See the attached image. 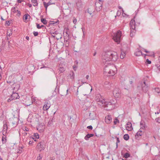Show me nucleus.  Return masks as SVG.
Wrapping results in <instances>:
<instances>
[{
  "label": "nucleus",
  "mask_w": 160,
  "mask_h": 160,
  "mask_svg": "<svg viewBox=\"0 0 160 160\" xmlns=\"http://www.w3.org/2000/svg\"><path fill=\"white\" fill-rule=\"evenodd\" d=\"M117 138V142H116V146L117 148L118 147V143L120 142V140L119 138L117 137H116Z\"/></svg>",
  "instance_id": "79ce46f5"
},
{
  "label": "nucleus",
  "mask_w": 160,
  "mask_h": 160,
  "mask_svg": "<svg viewBox=\"0 0 160 160\" xmlns=\"http://www.w3.org/2000/svg\"><path fill=\"white\" fill-rule=\"evenodd\" d=\"M8 129V126L7 124V122H6L5 123H4L3 125V129L5 130H7Z\"/></svg>",
  "instance_id": "7c9ffc66"
},
{
  "label": "nucleus",
  "mask_w": 160,
  "mask_h": 160,
  "mask_svg": "<svg viewBox=\"0 0 160 160\" xmlns=\"http://www.w3.org/2000/svg\"><path fill=\"white\" fill-rule=\"evenodd\" d=\"M28 17H29V18H30L31 17L30 15L28 14H25L23 16V19L24 20H26L28 19Z\"/></svg>",
  "instance_id": "4be33fe9"
},
{
  "label": "nucleus",
  "mask_w": 160,
  "mask_h": 160,
  "mask_svg": "<svg viewBox=\"0 0 160 160\" xmlns=\"http://www.w3.org/2000/svg\"><path fill=\"white\" fill-rule=\"evenodd\" d=\"M130 154H129L128 153H126L124 154V157L125 158H127L128 157H130Z\"/></svg>",
  "instance_id": "f704fd0d"
},
{
  "label": "nucleus",
  "mask_w": 160,
  "mask_h": 160,
  "mask_svg": "<svg viewBox=\"0 0 160 160\" xmlns=\"http://www.w3.org/2000/svg\"><path fill=\"white\" fill-rule=\"evenodd\" d=\"M26 38L28 40H29V37L28 36H26Z\"/></svg>",
  "instance_id": "338daca9"
},
{
  "label": "nucleus",
  "mask_w": 160,
  "mask_h": 160,
  "mask_svg": "<svg viewBox=\"0 0 160 160\" xmlns=\"http://www.w3.org/2000/svg\"><path fill=\"white\" fill-rule=\"evenodd\" d=\"M121 36V31L119 30L116 33H114L113 39L115 42L118 44L120 42Z\"/></svg>",
  "instance_id": "7ed1b4c3"
},
{
  "label": "nucleus",
  "mask_w": 160,
  "mask_h": 160,
  "mask_svg": "<svg viewBox=\"0 0 160 160\" xmlns=\"http://www.w3.org/2000/svg\"><path fill=\"white\" fill-rule=\"evenodd\" d=\"M18 10V8L17 7H13L11 9V11L13 12H16Z\"/></svg>",
  "instance_id": "393cba45"
},
{
  "label": "nucleus",
  "mask_w": 160,
  "mask_h": 160,
  "mask_svg": "<svg viewBox=\"0 0 160 160\" xmlns=\"http://www.w3.org/2000/svg\"><path fill=\"white\" fill-rule=\"evenodd\" d=\"M76 4L77 7V9L78 10H79L80 9L82 8V4L81 1L78 2L76 3Z\"/></svg>",
  "instance_id": "2eb2a0df"
},
{
  "label": "nucleus",
  "mask_w": 160,
  "mask_h": 160,
  "mask_svg": "<svg viewBox=\"0 0 160 160\" xmlns=\"http://www.w3.org/2000/svg\"><path fill=\"white\" fill-rule=\"evenodd\" d=\"M41 21L44 24H46L47 23V22L46 19L43 18L41 19Z\"/></svg>",
  "instance_id": "c756f323"
},
{
  "label": "nucleus",
  "mask_w": 160,
  "mask_h": 160,
  "mask_svg": "<svg viewBox=\"0 0 160 160\" xmlns=\"http://www.w3.org/2000/svg\"><path fill=\"white\" fill-rule=\"evenodd\" d=\"M12 100V98H8V102H10Z\"/></svg>",
  "instance_id": "e2e57ef3"
},
{
  "label": "nucleus",
  "mask_w": 160,
  "mask_h": 160,
  "mask_svg": "<svg viewBox=\"0 0 160 160\" xmlns=\"http://www.w3.org/2000/svg\"><path fill=\"white\" fill-rule=\"evenodd\" d=\"M89 75H87L86 77V78L87 79H88L89 78Z\"/></svg>",
  "instance_id": "69168bd1"
},
{
  "label": "nucleus",
  "mask_w": 160,
  "mask_h": 160,
  "mask_svg": "<svg viewBox=\"0 0 160 160\" xmlns=\"http://www.w3.org/2000/svg\"><path fill=\"white\" fill-rule=\"evenodd\" d=\"M153 89L156 92H157L158 93H160V89L159 88H155Z\"/></svg>",
  "instance_id": "72a5a7b5"
},
{
  "label": "nucleus",
  "mask_w": 160,
  "mask_h": 160,
  "mask_svg": "<svg viewBox=\"0 0 160 160\" xmlns=\"http://www.w3.org/2000/svg\"><path fill=\"white\" fill-rule=\"evenodd\" d=\"M74 73L73 72H72L70 73L68 77V78H70L72 79H73L74 78Z\"/></svg>",
  "instance_id": "6ab92c4d"
},
{
  "label": "nucleus",
  "mask_w": 160,
  "mask_h": 160,
  "mask_svg": "<svg viewBox=\"0 0 160 160\" xmlns=\"http://www.w3.org/2000/svg\"><path fill=\"white\" fill-rule=\"evenodd\" d=\"M23 131H24L25 132V131H28L29 130V129L26 127H25V128L23 129Z\"/></svg>",
  "instance_id": "37998d69"
},
{
  "label": "nucleus",
  "mask_w": 160,
  "mask_h": 160,
  "mask_svg": "<svg viewBox=\"0 0 160 160\" xmlns=\"http://www.w3.org/2000/svg\"><path fill=\"white\" fill-rule=\"evenodd\" d=\"M116 102L115 100H110L109 102H107L105 100V102H103V104L102 105L107 108H106L107 110L109 111L114 108Z\"/></svg>",
  "instance_id": "f03ea898"
},
{
  "label": "nucleus",
  "mask_w": 160,
  "mask_h": 160,
  "mask_svg": "<svg viewBox=\"0 0 160 160\" xmlns=\"http://www.w3.org/2000/svg\"><path fill=\"white\" fill-rule=\"evenodd\" d=\"M22 133L23 136H24V137H25L27 135V133L26 132L24 131H23L22 132Z\"/></svg>",
  "instance_id": "a19ab883"
},
{
  "label": "nucleus",
  "mask_w": 160,
  "mask_h": 160,
  "mask_svg": "<svg viewBox=\"0 0 160 160\" xmlns=\"http://www.w3.org/2000/svg\"><path fill=\"white\" fill-rule=\"evenodd\" d=\"M129 24L131 29H132L133 32H134V33H135V20L133 19L131 20Z\"/></svg>",
  "instance_id": "1a4fd4ad"
},
{
  "label": "nucleus",
  "mask_w": 160,
  "mask_h": 160,
  "mask_svg": "<svg viewBox=\"0 0 160 160\" xmlns=\"http://www.w3.org/2000/svg\"><path fill=\"white\" fill-rule=\"evenodd\" d=\"M23 0H17V2L18 3H21Z\"/></svg>",
  "instance_id": "bf43d9fd"
},
{
  "label": "nucleus",
  "mask_w": 160,
  "mask_h": 160,
  "mask_svg": "<svg viewBox=\"0 0 160 160\" xmlns=\"http://www.w3.org/2000/svg\"><path fill=\"white\" fill-rule=\"evenodd\" d=\"M126 54L124 52H122L120 55V57L121 59H123L125 56Z\"/></svg>",
  "instance_id": "b1692460"
},
{
  "label": "nucleus",
  "mask_w": 160,
  "mask_h": 160,
  "mask_svg": "<svg viewBox=\"0 0 160 160\" xmlns=\"http://www.w3.org/2000/svg\"><path fill=\"white\" fill-rule=\"evenodd\" d=\"M33 34H34V36H37L38 35V32H33Z\"/></svg>",
  "instance_id": "de8ad7c7"
},
{
  "label": "nucleus",
  "mask_w": 160,
  "mask_h": 160,
  "mask_svg": "<svg viewBox=\"0 0 160 160\" xmlns=\"http://www.w3.org/2000/svg\"><path fill=\"white\" fill-rule=\"evenodd\" d=\"M118 59L116 52L108 51L103 53L102 55V61L105 65L104 73L107 75L112 76L116 73L115 66L111 64V62H115Z\"/></svg>",
  "instance_id": "f257e3e1"
},
{
  "label": "nucleus",
  "mask_w": 160,
  "mask_h": 160,
  "mask_svg": "<svg viewBox=\"0 0 160 160\" xmlns=\"http://www.w3.org/2000/svg\"><path fill=\"white\" fill-rule=\"evenodd\" d=\"M55 2H53L52 0H49V1L48 2L46 3L45 2H43V4L46 9V10H47L48 7L52 4H55Z\"/></svg>",
  "instance_id": "9d476101"
},
{
  "label": "nucleus",
  "mask_w": 160,
  "mask_h": 160,
  "mask_svg": "<svg viewBox=\"0 0 160 160\" xmlns=\"http://www.w3.org/2000/svg\"><path fill=\"white\" fill-rule=\"evenodd\" d=\"M13 89L15 92L17 91L20 87V85L18 83H14L12 85Z\"/></svg>",
  "instance_id": "4468645a"
},
{
  "label": "nucleus",
  "mask_w": 160,
  "mask_h": 160,
  "mask_svg": "<svg viewBox=\"0 0 160 160\" xmlns=\"http://www.w3.org/2000/svg\"><path fill=\"white\" fill-rule=\"evenodd\" d=\"M142 87V90L145 93H146L149 89L148 84L145 81L139 82V86H138V87Z\"/></svg>",
  "instance_id": "20e7f679"
},
{
  "label": "nucleus",
  "mask_w": 160,
  "mask_h": 160,
  "mask_svg": "<svg viewBox=\"0 0 160 160\" xmlns=\"http://www.w3.org/2000/svg\"><path fill=\"white\" fill-rule=\"evenodd\" d=\"M93 136H94L93 134H88L85 137L84 139L86 140H88L89 138Z\"/></svg>",
  "instance_id": "aec40b11"
},
{
  "label": "nucleus",
  "mask_w": 160,
  "mask_h": 160,
  "mask_svg": "<svg viewBox=\"0 0 160 160\" xmlns=\"http://www.w3.org/2000/svg\"><path fill=\"white\" fill-rule=\"evenodd\" d=\"M31 2L33 6L36 7L38 6V3L37 0H31Z\"/></svg>",
  "instance_id": "412c9836"
},
{
  "label": "nucleus",
  "mask_w": 160,
  "mask_h": 160,
  "mask_svg": "<svg viewBox=\"0 0 160 160\" xmlns=\"http://www.w3.org/2000/svg\"><path fill=\"white\" fill-rule=\"evenodd\" d=\"M2 143L3 144L7 142V139L6 137H3L2 139Z\"/></svg>",
  "instance_id": "c85d7f7f"
},
{
  "label": "nucleus",
  "mask_w": 160,
  "mask_h": 160,
  "mask_svg": "<svg viewBox=\"0 0 160 160\" xmlns=\"http://www.w3.org/2000/svg\"><path fill=\"white\" fill-rule=\"evenodd\" d=\"M95 99L98 102V104L100 105L103 104V102H105V100L103 99V98L100 94H98L96 95Z\"/></svg>",
  "instance_id": "423d86ee"
},
{
  "label": "nucleus",
  "mask_w": 160,
  "mask_h": 160,
  "mask_svg": "<svg viewBox=\"0 0 160 160\" xmlns=\"http://www.w3.org/2000/svg\"><path fill=\"white\" fill-rule=\"evenodd\" d=\"M28 6L29 8H31L32 7V5L31 4L28 3Z\"/></svg>",
  "instance_id": "680f3d73"
},
{
  "label": "nucleus",
  "mask_w": 160,
  "mask_h": 160,
  "mask_svg": "<svg viewBox=\"0 0 160 160\" xmlns=\"http://www.w3.org/2000/svg\"><path fill=\"white\" fill-rule=\"evenodd\" d=\"M58 33L57 32V31H55L54 32H52V34H53L54 35L55 34H57Z\"/></svg>",
  "instance_id": "13d9d810"
},
{
  "label": "nucleus",
  "mask_w": 160,
  "mask_h": 160,
  "mask_svg": "<svg viewBox=\"0 0 160 160\" xmlns=\"http://www.w3.org/2000/svg\"><path fill=\"white\" fill-rule=\"evenodd\" d=\"M112 121V118L110 115H108L105 117V121L107 123H110Z\"/></svg>",
  "instance_id": "ddd939ff"
},
{
  "label": "nucleus",
  "mask_w": 160,
  "mask_h": 160,
  "mask_svg": "<svg viewBox=\"0 0 160 160\" xmlns=\"http://www.w3.org/2000/svg\"><path fill=\"white\" fill-rule=\"evenodd\" d=\"M58 69L60 72V73H62L65 71V69L63 67H60L59 69Z\"/></svg>",
  "instance_id": "bb28decb"
},
{
  "label": "nucleus",
  "mask_w": 160,
  "mask_h": 160,
  "mask_svg": "<svg viewBox=\"0 0 160 160\" xmlns=\"http://www.w3.org/2000/svg\"><path fill=\"white\" fill-rule=\"evenodd\" d=\"M68 28H65L64 29L63 33H65L67 35H68V36L69 35L68 33Z\"/></svg>",
  "instance_id": "e433bc0d"
},
{
  "label": "nucleus",
  "mask_w": 160,
  "mask_h": 160,
  "mask_svg": "<svg viewBox=\"0 0 160 160\" xmlns=\"http://www.w3.org/2000/svg\"><path fill=\"white\" fill-rule=\"evenodd\" d=\"M52 22L51 23V24L53 25H56V24H58L59 22L58 20H57L56 22L52 21Z\"/></svg>",
  "instance_id": "4c0bfd02"
},
{
  "label": "nucleus",
  "mask_w": 160,
  "mask_h": 160,
  "mask_svg": "<svg viewBox=\"0 0 160 160\" xmlns=\"http://www.w3.org/2000/svg\"><path fill=\"white\" fill-rule=\"evenodd\" d=\"M135 34V33H134V32H133L132 29H131V33H130V34L131 37H133L134 36Z\"/></svg>",
  "instance_id": "58836bf2"
},
{
  "label": "nucleus",
  "mask_w": 160,
  "mask_h": 160,
  "mask_svg": "<svg viewBox=\"0 0 160 160\" xmlns=\"http://www.w3.org/2000/svg\"><path fill=\"white\" fill-rule=\"evenodd\" d=\"M33 141H30L29 142V144H32Z\"/></svg>",
  "instance_id": "774afa93"
},
{
  "label": "nucleus",
  "mask_w": 160,
  "mask_h": 160,
  "mask_svg": "<svg viewBox=\"0 0 160 160\" xmlns=\"http://www.w3.org/2000/svg\"><path fill=\"white\" fill-rule=\"evenodd\" d=\"M146 62H148V64H150L151 63V62L150 61H149L148 59H147L146 60Z\"/></svg>",
  "instance_id": "6e6d98bb"
},
{
  "label": "nucleus",
  "mask_w": 160,
  "mask_h": 160,
  "mask_svg": "<svg viewBox=\"0 0 160 160\" xmlns=\"http://www.w3.org/2000/svg\"><path fill=\"white\" fill-rule=\"evenodd\" d=\"M20 97L18 94L16 92L13 91L12 94L11 96V98L12 100H15L17 99H19Z\"/></svg>",
  "instance_id": "f8f14e48"
},
{
  "label": "nucleus",
  "mask_w": 160,
  "mask_h": 160,
  "mask_svg": "<svg viewBox=\"0 0 160 160\" xmlns=\"http://www.w3.org/2000/svg\"><path fill=\"white\" fill-rule=\"evenodd\" d=\"M113 95L116 98H118L120 96L121 91L120 89L118 88H115L113 91Z\"/></svg>",
  "instance_id": "6e6552de"
},
{
  "label": "nucleus",
  "mask_w": 160,
  "mask_h": 160,
  "mask_svg": "<svg viewBox=\"0 0 160 160\" xmlns=\"http://www.w3.org/2000/svg\"><path fill=\"white\" fill-rule=\"evenodd\" d=\"M51 104L50 102L48 101L45 102V105L43 107V109L44 111L47 110L50 107Z\"/></svg>",
  "instance_id": "9b49d317"
},
{
  "label": "nucleus",
  "mask_w": 160,
  "mask_h": 160,
  "mask_svg": "<svg viewBox=\"0 0 160 160\" xmlns=\"http://www.w3.org/2000/svg\"><path fill=\"white\" fill-rule=\"evenodd\" d=\"M119 122V120L117 119H116L114 121V124L115 125L117 124L118 122Z\"/></svg>",
  "instance_id": "49530a36"
},
{
  "label": "nucleus",
  "mask_w": 160,
  "mask_h": 160,
  "mask_svg": "<svg viewBox=\"0 0 160 160\" xmlns=\"http://www.w3.org/2000/svg\"><path fill=\"white\" fill-rule=\"evenodd\" d=\"M37 146L40 152L44 150L46 147L45 142L43 140L41 141L38 144Z\"/></svg>",
  "instance_id": "0eeeda50"
},
{
  "label": "nucleus",
  "mask_w": 160,
  "mask_h": 160,
  "mask_svg": "<svg viewBox=\"0 0 160 160\" xmlns=\"http://www.w3.org/2000/svg\"><path fill=\"white\" fill-rule=\"evenodd\" d=\"M155 120L157 122L160 123V117L156 118Z\"/></svg>",
  "instance_id": "c03bdc74"
},
{
  "label": "nucleus",
  "mask_w": 160,
  "mask_h": 160,
  "mask_svg": "<svg viewBox=\"0 0 160 160\" xmlns=\"http://www.w3.org/2000/svg\"><path fill=\"white\" fill-rule=\"evenodd\" d=\"M123 138L126 140H127L129 139V136L128 134H125L123 136Z\"/></svg>",
  "instance_id": "cd10ccee"
},
{
  "label": "nucleus",
  "mask_w": 160,
  "mask_h": 160,
  "mask_svg": "<svg viewBox=\"0 0 160 160\" xmlns=\"http://www.w3.org/2000/svg\"><path fill=\"white\" fill-rule=\"evenodd\" d=\"M6 24H7L8 26H9L10 25V23L9 21H7L6 22Z\"/></svg>",
  "instance_id": "09e8293b"
},
{
  "label": "nucleus",
  "mask_w": 160,
  "mask_h": 160,
  "mask_svg": "<svg viewBox=\"0 0 160 160\" xmlns=\"http://www.w3.org/2000/svg\"><path fill=\"white\" fill-rule=\"evenodd\" d=\"M126 129L128 131H131L132 129L131 122H128L127 124Z\"/></svg>",
  "instance_id": "dca6fc26"
},
{
  "label": "nucleus",
  "mask_w": 160,
  "mask_h": 160,
  "mask_svg": "<svg viewBox=\"0 0 160 160\" xmlns=\"http://www.w3.org/2000/svg\"><path fill=\"white\" fill-rule=\"evenodd\" d=\"M42 157L40 156V154L39 157H38L37 160H41Z\"/></svg>",
  "instance_id": "5fc2aeb1"
},
{
  "label": "nucleus",
  "mask_w": 160,
  "mask_h": 160,
  "mask_svg": "<svg viewBox=\"0 0 160 160\" xmlns=\"http://www.w3.org/2000/svg\"><path fill=\"white\" fill-rule=\"evenodd\" d=\"M143 133L142 131L141 130H139L138 132L136 135H135V138L136 139H138V138L139 136H141L142 134Z\"/></svg>",
  "instance_id": "a211bd4d"
},
{
  "label": "nucleus",
  "mask_w": 160,
  "mask_h": 160,
  "mask_svg": "<svg viewBox=\"0 0 160 160\" xmlns=\"http://www.w3.org/2000/svg\"><path fill=\"white\" fill-rule=\"evenodd\" d=\"M37 27L38 29H40L42 28V27H43L44 26L43 25H42L41 26H40L39 24L38 23L36 24Z\"/></svg>",
  "instance_id": "c9c22d12"
},
{
  "label": "nucleus",
  "mask_w": 160,
  "mask_h": 160,
  "mask_svg": "<svg viewBox=\"0 0 160 160\" xmlns=\"http://www.w3.org/2000/svg\"><path fill=\"white\" fill-rule=\"evenodd\" d=\"M82 31L83 33V35H84V33H85V28L84 27H82Z\"/></svg>",
  "instance_id": "603ef678"
},
{
  "label": "nucleus",
  "mask_w": 160,
  "mask_h": 160,
  "mask_svg": "<svg viewBox=\"0 0 160 160\" xmlns=\"http://www.w3.org/2000/svg\"><path fill=\"white\" fill-rule=\"evenodd\" d=\"M73 22L75 24L77 22V19L74 17L73 19Z\"/></svg>",
  "instance_id": "8fccbe9b"
},
{
  "label": "nucleus",
  "mask_w": 160,
  "mask_h": 160,
  "mask_svg": "<svg viewBox=\"0 0 160 160\" xmlns=\"http://www.w3.org/2000/svg\"><path fill=\"white\" fill-rule=\"evenodd\" d=\"M41 126L39 125L37 127V129L38 130L39 129L40 130H41V131H42L43 129L44 128L45 126L44 125H42V128H41Z\"/></svg>",
  "instance_id": "a878e982"
},
{
  "label": "nucleus",
  "mask_w": 160,
  "mask_h": 160,
  "mask_svg": "<svg viewBox=\"0 0 160 160\" xmlns=\"http://www.w3.org/2000/svg\"><path fill=\"white\" fill-rule=\"evenodd\" d=\"M140 125L141 126V128H142L143 127L144 128H145V123L143 121H141V122Z\"/></svg>",
  "instance_id": "2f4dec72"
},
{
  "label": "nucleus",
  "mask_w": 160,
  "mask_h": 160,
  "mask_svg": "<svg viewBox=\"0 0 160 160\" xmlns=\"http://www.w3.org/2000/svg\"><path fill=\"white\" fill-rule=\"evenodd\" d=\"M148 53L147 54H143V55H144V56L145 58V57L146 56H153L154 55V53L153 52H148Z\"/></svg>",
  "instance_id": "5701e85b"
},
{
  "label": "nucleus",
  "mask_w": 160,
  "mask_h": 160,
  "mask_svg": "<svg viewBox=\"0 0 160 160\" xmlns=\"http://www.w3.org/2000/svg\"><path fill=\"white\" fill-rule=\"evenodd\" d=\"M32 138L35 141H37L36 139L37 138Z\"/></svg>",
  "instance_id": "0e129e2a"
},
{
  "label": "nucleus",
  "mask_w": 160,
  "mask_h": 160,
  "mask_svg": "<svg viewBox=\"0 0 160 160\" xmlns=\"http://www.w3.org/2000/svg\"><path fill=\"white\" fill-rule=\"evenodd\" d=\"M121 14V12L119 10H118L117 12V15L118 16H119Z\"/></svg>",
  "instance_id": "3c124183"
},
{
  "label": "nucleus",
  "mask_w": 160,
  "mask_h": 160,
  "mask_svg": "<svg viewBox=\"0 0 160 160\" xmlns=\"http://www.w3.org/2000/svg\"><path fill=\"white\" fill-rule=\"evenodd\" d=\"M87 128L90 130H92V127L91 125L88 126Z\"/></svg>",
  "instance_id": "864d4df0"
},
{
  "label": "nucleus",
  "mask_w": 160,
  "mask_h": 160,
  "mask_svg": "<svg viewBox=\"0 0 160 160\" xmlns=\"http://www.w3.org/2000/svg\"><path fill=\"white\" fill-rule=\"evenodd\" d=\"M34 136L36 138H39V135L37 133H34Z\"/></svg>",
  "instance_id": "ea45409f"
},
{
  "label": "nucleus",
  "mask_w": 160,
  "mask_h": 160,
  "mask_svg": "<svg viewBox=\"0 0 160 160\" xmlns=\"http://www.w3.org/2000/svg\"><path fill=\"white\" fill-rule=\"evenodd\" d=\"M103 3V1L98 0L96 2L95 5V9L97 11H99L102 8V5Z\"/></svg>",
  "instance_id": "39448f33"
},
{
  "label": "nucleus",
  "mask_w": 160,
  "mask_h": 160,
  "mask_svg": "<svg viewBox=\"0 0 160 160\" xmlns=\"http://www.w3.org/2000/svg\"><path fill=\"white\" fill-rule=\"evenodd\" d=\"M78 88L77 89V92L75 94V95L77 96L78 95Z\"/></svg>",
  "instance_id": "052dcab7"
},
{
  "label": "nucleus",
  "mask_w": 160,
  "mask_h": 160,
  "mask_svg": "<svg viewBox=\"0 0 160 160\" xmlns=\"http://www.w3.org/2000/svg\"><path fill=\"white\" fill-rule=\"evenodd\" d=\"M87 12L89 13L90 15L92 14L91 12H90L89 10V9H88L87 10Z\"/></svg>",
  "instance_id": "4d7b16f0"
},
{
  "label": "nucleus",
  "mask_w": 160,
  "mask_h": 160,
  "mask_svg": "<svg viewBox=\"0 0 160 160\" xmlns=\"http://www.w3.org/2000/svg\"><path fill=\"white\" fill-rule=\"evenodd\" d=\"M12 34V31H11V29L8 30L7 32V34L9 36H10Z\"/></svg>",
  "instance_id": "473e14b6"
},
{
  "label": "nucleus",
  "mask_w": 160,
  "mask_h": 160,
  "mask_svg": "<svg viewBox=\"0 0 160 160\" xmlns=\"http://www.w3.org/2000/svg\"><path fill=\"white\" fill-rule=\"evenodd\" d=\"M17 15L18 16V17H19L21 15V12L20 11H19L18 10V11H17Z\"/></svg>",
  "instance_id": "a18cd8bd"
},
{
  "label": "nucleus",
  "mask_w": 160,
  "mask_h": 160,
  "mask_svg": "<svg viewBox=\"0 0 160 160\" xmlns=\"http://www.w3.org/2000/svg\"><path fill=\"white\" fill-rule=\"evenodd\" d=\"M134 54L137 56H139L141 55L142 56L144 54L142 53L141 51L139 49H138L137 50V51L135 52Z\"/></svg>",
  "instance_id": "f3484780"
}]
</instances>
